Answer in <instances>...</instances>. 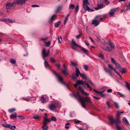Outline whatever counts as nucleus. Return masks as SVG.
<instances>
[{
    "label": "nucleus",
    "mask_w": 130,
    "mask_h": 130,
    "mask_svg": "<svg viewBox=\"0 0 130 130\" xmlns=\"http://www.w3.org/2000/svg\"><path fill=\"white\" fill-rule=\"evenodd\" d=\"M109 122L111 124H115L117 130H123L122 127L119 125L120 124V122H119L118 121H115L114 119L111 118H109Z\"/></svg>",
    "instance_id": "nucleus-1"
},
{
    "label": "nucleus",
    "mask_w": 130,
    "mask_h": 130,
    "mask_svg": "<svg viewBox=\"0 0 130 130\" xmlns=\"http://www.w3.org/2000/svg\"><path fill=\"white\" fill-rule=\"evenodd\" d=\"M88 0H83V7L86 10H87L89 12H92L94 10L90 8L88 6L89 4L88 2Z\"/></svg>",
    "instance_id": "nucleus-2"
},
{
    "label": "nucleus",
    "mask_w": 130,
    "mask_h": 130,
    "mask_svg": "<svg viewBox=\"0 0 130 130\" xmlns=\"http://www.w3.org/2000/svg\"><path fill=\"white\" fill-rule=\"evenodd\" d=\"M28 0H15L13 2L11 3L12 7L14 8L15 7V5H21L27 1Z\"/></svg>",
    "instance_id": "nucleus-3"
},
{
    "label": "nucleus",
    "mask_w": 130,
    "mask_h": 130,
    "mask_svg": "<svg viewBox=\"0 0 130 130\" xmlns=\"http://www.w3.org/2000/svg\"><path fill=\"white\" fill-rule=\"evenodd\" d=\"M72 43L74 45H75L76 46L78 47L81 49V50L85 54H87L88 53V51L85 48L82 47L81 46H79L75 42L74 40L73 39H72Z\"/></svg>",
    "instance_id": "nucleus-4"
},
{
    "label": "nucleus",
    "mask_w": 130,
    "mask_h": 130,
    "mask_svg": "<svg viewBox=\"0 0 130 130\" xmlns=\"http://www.w3.org/2000/svg\"><path fill=\"white\" fill-rule=\"evenodd\" d=\"M53 73L56 77L58 81L62 84H65V83L63 82V78L60 76L59 74L55 71H54Z\"/></svg>",
    "instance_id": "nucleus-5"
},
{
    "label": "nucleus",
    "mask_w": 130,
    "mask_h": 130,
    "mask_svg": "<svg viewBox=\"0 0 130 130\" xmlns=\"http://www.w3.org/2000/svg\"><path fill=\"white\" fill-rule=\"evenodd\" d=\"M108 66L109 67V69L110 70H111V71H113L114 72H115L120 77L121 79H122V77L120 75V74L116 71L115 69L112 67L111 64H108Z\"/></svg>",
    "instance_id": "nucleus-6"
},
{
    "label": "nucleus",
    "mask_w": 130,
    "mask_h": 130,
    "mask_svg": "<svg viewBox=\"0 0 130 130\" xmlns=\"http://www.w3.org/2000/svg\"><path fill=\"white\" fill-rule=\"evenodd\" d=\"M119 111H117V113L116 115V119H115L112 117H109L108 118V119L109 121V118H113L114 120H115V121H118L119 122H120L119 119V117L121 116V115L120 113H119Z\"/></svg>",
    "instance_id": "nucleus-7"
},
{
    "label": "nucleus",
    "mask_w": 130,
    "mask_h": 130,
    "mask_svg": "<svg viewBox=\"0 0 130 130\" xmlns=\"http://www.w3.org/2000/svg\"><path fill=\"white\" fill-rule=\"evenodd\" d=\"M46 49L45 48H44L43 49L42 51V54L43 55V57L45 58L48 56L49 51V50L47 51V53H46Z\"/></svg>",
    "instance_id": "nucleus-8"
},
{
    "label": "nucleus",
    "mask_w": 130,
    "mask_h": 130,
    "mask_svg": "<svg viewBox=\"0 0 130 130\" xmlns=\"http://www.w3.org/2000/svg\"><path fill=\"white\" fill-rule=\"evenodd\" d=\"M73 95L74 98L77 99L79 101H80V98H82V97L80 95L79 93L78 92H77L76 94L73 93Z\"/></svg>",
    "instance_id": "nucleus-9"
},
{
    "label": "nucleus",
    "mask_w": 130,
    "mask_h": 130,
    "mask_svg": "<svg viewBox=\"0 0 130 130\" xmlns=\"http://www.w3.org/2000/svg\"><path fill=\"white\" fill-rule=\"evenodd\" d=\"M84 101L86 102L87 103H92V102L91 101V98L88 96H86L84 98Z\"/></svg>",
    "instance_id": "nucleus-10"
},
{
    "label": "nucleus",
    "mask_w": 130,
    "mask_h": 130,
    "mask_svg": "<svg viewBox=\"0 0 130 130\" xmlns=\"http://www.w3.org/2000/svg\"><path fill=\"white\" fill-rule=\"evenodd\" d=\"M97 5L101 9L103 8L104 6L102 0H99L98 2Z\"/></svg>",
    "instance_id": "nucleus-11"
},
{
    "label": "nucleus",
    "mask_w": 130,
    "mask_h": 130,
    "mask_svg": "<svg viewBox=\"0 0 130 130\" xmlns=\"http://www.w3.org/2000/svg\"><path fill=\"white\" fill-rule=\"evenodd\" d=\"M63 66L64 69L62 70V72L64 75H67L68 74L67 69L64 64H63Z\"/></svg>",
    "instance_id": "nucleus-12"
},
{
    "label": "nucleus",
    "mask_w": 130,
    "mask_h": 130,
    "mask_svg": "<svg viewBox=\"0 0 130 130\" xmlns=\"http://www.w3.org/2000/svg\"><path fill=\"white\" fill-rule=\"evenodd\" d=\"M49 107L50 110H51L55 109L56 108V105L53 103H52L49 105Z\"/></svg>",
    "instance_id": "nucleus-13"
},
{
    "label": "nucleus",
    "mask_w": 130,
    "mask_h": 130,
    "mask_svg": "<svg viewBox=\"0 0 130 130\" xmlns=\"http://www.w3.org/2000/svg\"><path fill=\"white\" fill-rule=\"evenodd\" d=\"M75 69H76V74L75 76H76V77L77 78V77L79 75H80V72L79 71L77 67H75Z\"/></svg>",
    "instance_id": "nucleus-14"
},
{
    "label": "nucleus",
    "mask_w": 130,
    "mask_h": 130,
    "mask_svg": "<svg viewBox=\"0 0 130 130\" xmlns=\"http://www.w3.org/2000/svg\"><path fill=\"white\" fill-rule=\"evenodd\" d=\"M80 101L79 102H80L81 103V104L82 106L84 108H85L86 107V105L84 103V101L83 100L82 98H80Z\"/></svg>",
    "instance_id": "nucleus-15"
},
{
    "label": "nucleus",
    "mask_w": 130,
    "mask_h": 130,
    "mask_svg": "<svg viewBox=\"0 0 130 130\" xmlns=\"http://www.w3.org/2000/svg\"><path fill=\"white\" fill-rule=\"evenodd\" d=\"M6 8L7 9H11V7H12V5L11 3H7L6 4Z\"/></svg>",
    "instance_id": "nucleus-16"
},
{
    "label": "nucleus",
    "mask_w": 130,
    "mask_h": 130,
    "mask_svg": "<svg viewBox=\"0 0 130 130\" xmlns=\"http://www.w3.org/2000/svg\"><path fill=\"white\" fill-rule=\"evenodd\" d=\"M51 120L50 119H44L43 124H46V125L49 123L50 122Z\"/></svg>",
    "instance_id": "nucleus-17"
},
{
    "label": "nucleus",
    "mask_w": 130,
    "mask_h": 130,
    "mask_svg": "<svg viewBox=\"0 0 130 130\" xmlns=\"http://www.w3.org/2000/svg\"><path fill=\"white\" fill-rule=\"evenodd\" d=\"M99 24V22L96 20H93L92 21V24H94V26H97Z\"/></svg>",
    "instance_id": "nucleus-18"
},
{
    "label": "nucleus",
    "mask_w": 130,
    "mask_h": 130,
    "mask_svg": "<svg viewBox=\"0 0 130 130\" xmlns=\"http://www.w3.org/2000/svg\"><path fill=\"white\" fill-rule=\"evenodd\" d=\"M79 90L81 91V92L82 93V94H84L85 95L87 96H88L89 95V94L85 92L83 90V89H82V88L80 87H79Z\"/></svg>",
    "instance_id": "nucleus-19"
},
{
    "label": "nucleus",
    "mask_w": 130,
    "mask_h": 130,
    "mask_svg": "<svg viewBox=\"0 0 130 130\" xmlns=\"http://www.w3.org/2000/svg\"><path fill=\"white\" fill-rule=\"evenodd\" d=\"M123 120L125 123L127 125H130V124L129 123L128 121L125 117H123Z\"/></svg>",
    "instance_id": "nucleus-20"
},
{
    "label": "nucleus",
    "mask_w": 130,
    "mask_h": 130,
    "mask_svg": "<svg viewBox=\"0 0 130 130\" xmlns=\"http://www.w3.org/2000/svg\"><path fill=\"white\" fill-rule=\"evenodd\" d=\"M43 126L42 127V129L43 130H47L48 128V126L46 124H43Z\"/></svg>",
    "instance_id": "nucleus-21"
},
{
    "label": "nucleus",
    "mask_w": 130,
    "mask_h": 130,
    "mask_svg": "<svg viewBox=\"0 0 130 130\" xmlns=\"http://www.w3.org/2000/svg\"><path fill=\"white\" fill-rule=\"evenodd\" d=\"M17 114L15 112L12 113L10 116V117L11 119H14L16 117H17Z\"/></svg>",
    "instance_id": "nucleus-22"
},
{
    "label": "nucleus",
    "mask_w": 130,
    "mask_h": 130,
    "mask_svg": "<svg viewBox=\"0 0 130 130\" xmlns=\"http://www.w3.org/2000/svg\"><path fill=\"white\" fill-rule=\"evenodd\" d=\"M115 67L117 69H121V67L120 66L119 63H116L115 64Z\"/></svg>",
    "instance_id": "nucleus-23"
},
{
    "label": "nucleus",
    "mask_w": 130,
    "mask_h": 130,
    "mask_svg": "<svg viewBox=\"0 0 130 130\" xmlns=\"http://www.w3.org/2000/svg\"><path fill=\"white\" fill-rule=\"evenodd\" d=\"M72 77L74 81H77V78L75 76V73H73L72 75Z\"/></svg>",
    "instance_id": "nucleus-24"
},
{
    "label": "nucleus",
    "mask_w": 130,
    "mask_h": 130,
    "mask_svg": "<svg viewBox=\"0 0 130 130\" xmlns=\"http://www.w3.org/2000/svg\"><path fill=\"white\" fill-rule=\"evenodd\" d=\"M121 70L120 71V72L122 74L125 73L126 71L127 70L125 68H121Z\"/></svg>",
    "instance_id": "nucleus-25"
},
{
    "label": "nucleus",
    "mask_w": 130,
    "mask_h": 130,
    "mask_svg": "<svg viewBox=\"0 0 130 130\" xmlns=\"http://www.w3.org/2000/svg\"><path fill=\"white\" fill-rule=\"evenodd\" d=\"M116 93L118 95H120V97H121L122 98H124L125 97V96L124 95L122 94L120 92H116Z\"/></svg>",
    "instance_id": "nucleus-26"
},
{
    "label": "nucleus",
    "mask_w": 130,
    "mask_h": 130,
    "mask_svg": "<svg viewBox=\"0 0 130 130\" xmlns=\"http://www.w3.org/2000/svg\"><path fill=\"white\" fill-rule=\"evenodd\" d=\"M62 6H58L57 8L56 12V13H57L58 12L59 10H60L62 8Z\"/></svg>",
    "instance_id": "nucleus-27"
},
{
    "label": "nucleus",
    "mask_w": 130,
    "mask_h": 130,
    "mask_svg": "<svg viewBox=\"0 0 130 130\" xmlns=\"http://www.w3.org/2000/svg\"><path fill=\"white\" fill-rule=\"evenodd\" d=\"M70 15L69 14H68L67 15L66 17V18L64 20V24L65 25L67 23V22L68 20V17Z\"/></svg>",
    "instance_id": "nucleus-28"
},
{
    "label": "nucleus",
    "mask_w": 130,
    "mask_h": 130,
    "mask_svg": "<svg viewBox=\"0 0 130 130\" xmlns=\"http://www.w3.org/2000/svg\"><path fill=\"white\" fill-rule=\"evenodd\" d=\"M55 15V14H54L52 16L51 18L49 20V22L50 23H51L52 22H53Z\"/></svg>",
    "instance_id": "nucleus-29"
},
{
    "label": "nucleus",
    "mask_w": 130,
    "mask_h": 130,
    "mask_svg": "<svg viewBox=\"0 0 130 130\" xmlns=\"http://www.w3.org/2000/svg\"><path fill=\"white\" fill-rule=\"evenodd\" d=\"M125 83H126L125 85V87L129 90L130 91V85H129L128 83L126 82H125Z\"/></svg>",
    "instance_id": "nucleus-30"
},
{
    "label": "nucleus",
    "mask_w": 130,
    "mask_h": 130,
    "mask_svg": "<svg viewBox=\"0 0 130 130\" xmlns=\"http://www.w3.org/2000/svg\"><path fill=\"white\" fill-rule=\"evenodd\" d=\"M61 23V22L60 21H59L58 22L55 24V27L56 28L58 27Z\"/></svg>",
    "instance_id": "nucleus-31"
},
{
    "label": "nucleus",
    "mask_w": 130,
    "mask_h": 130,
    "mask_svg": "<svg viewBox=\"0 0 130 130\" xmlns=\"http://www.w3.org/2000/svg\"><path fill=\"white\" fill-rule=\"evenodd\" d=\"M33 118L36 120H38L40 118V117L37 115H35L33 117Z\"/></svg>",
    "instance_id": "nucleus-32"
},
{
    "label": "nucleus",
    "mask_w": 130,
    "mask_h": 130,
    "mask_svg": "<svg viewBox=\"0 0 130 130\" xmlns=\"http://www.w3.org/2000/svg\"><path fill=\"white\" fill-rule=\"evenodd\" d=\"M2 125L4 127L8 128H10L11 126V124H6L5 125L3 124Z\"/></svg>",
    "instance_id": "nucleus-33"
},
{
    "label": "nucleus",
    "mask_w": 130,
    "mask_h": 130,
    "mask_svg": "<svg viewBox=\"0 0 130 130\" xmlns=\"http://www.w3.org/2000/svg\"><path fill=\"white\" fill-rule=\"evenodd\" d=\"M76 82L78 84V85L83 84L84 83L83 81L82 80H77Z\"/></svg>",
    "instance_id": "nucleus-34"
},
{
    "label": "nucleus",
    "mask_w": 130,
    "mask_h": 130,
    "mask_svg": "<svg viewBox=\"0 0 130 130\" xmlns=\"http://www.w3.org/2000/svg\"><path fill=\"white\" fill-rule=\"evenodd\" d=\"M104 69L105 71L107 73H108V74L111 76H112V73L110 72L109 71L107 70L105 68H104Z\"/></svg>",
    "instance_id": "nucleus-35"
},
{
    "label": "nucleus",
    "mask_w": 130,
    "mask_h": 130,
    "mask_svg": "<svg viewBox=\"0 0 130 130\" xmlns=\"http://www.w3.org/2000/svg\"><path fill=\"white\" fill-rule=\"evenodd\" d=\"M9 22V23H14L15 21L14 20H13L10 19H8V22Z\"/></svg>",
    "instance_id": "nucleus-36"
},
{
    "label": "nucleus",
    "mask_w": 130,
    "mask_h": 130,
    "mask_svg": "<svg viewBox=\"0 0 130 130\" xmlns=\"http://www.w3.org/2000/svg\"><path fill=\"white\" fill-rule=\"evenodd\" d=\"M83 67L84 68L86 71H87L88 70V67L87 65L85 64L83 66Z\"/></svg>",
    "instance_id": "nucleus-37"
},
{
    "label": "nucleus",
    "mask_w": 130,
    "mask_h": 130,
    "mask_svg": "<svg viewBox=\"0 0 130 130\" xmlns=\"http://www.w3.org/2000/svg\"><path fill=\"white\" fill-rule=\"evenodd\" d=\"M44 65L46 68L49 67V65L46 60H45L44 62Z\"/></svg>",
    "instance_id": "nucleus-38"
},
{
    "label": "nucleus",
    "mask_w": 130,
    "mask_h": 130,
    "mask_svg": "<svg viewBox=\"0 0 130 130\" xmlns=\"http://www.w3.org/2000/svg\"><path fill=\"white\" fill-rule=\"evenodd\" d=\"M80 76L83 78L86 79L87 78V76L84 74H81L80 73Z\"/></svg>",
    "instance_id": "nucleus-39"
},
{
    "label": "nucleus",
    "mask_w": 130,
    "mask_h": 130,
    "mask_svg": "<svg viewBox=\"0 0 130 130\" xmlns=\"http://www.w3.org/2000/svg\"><path fill=\"white\" fill-rule=\"evenodd\" d=\"M102 97L104 98L105 96V95L103 94V93H102V92H99L98 93Z\"/></svg>",
    "instance_id": "nucleus-40"
},
{
    "label": "nucleus",
    "mask_w": 130,
    "mask_h": 130,
    "mask_svg": "<svg viewBox=\"0 0 130 130\" xmlns=\"http://www.w3.org/2000/svg\"><path fill=\"white\" fill-rule=\"evenodd\" d=\"M77 65V64H76L74 62L72 61L70 62V65H72L74 67L76 66Z\"/></svg>",
    "instance_id": "nucleus-41"
},
{
    "label": "nucleus",
    "mask_w": 130,
    "mask_h": 130,
    "mask_svg": "<svg viewBox=\"0 0 130 130\" xmlns=\"http://www.w3.org/2000/svg\"><path fill=\"white\" fill-rule=\"evenodd\" d=\"M117 8H113L111 9L110 11L113 13L114 14L116 11Z\"/></svg>",
    "instance_id": "nucleus-42"
},
{
    "label": "nucleus",
    "mask_w": 130,
    "mask_h": 130,
    "mask_svg": "<svg viewBox=\"0 0 130 130\" xmlns=\"http://www.w3.org/2000/svg\"><path fill=\"white\" fill-rule=\"evenodd\" d=\"M41 100L43 103H45L46 102V101L44 100V96H42L41 97Z\"/></svg>",
    "instance_id": "nucleus-43"
},
{
    "label": "nucleus",
    "mask_w": 130,
    "mask_h": 130,
    "mask_svg": "<svg viewBox=\"0 0 130 130\" xmlns=\"http://www.w3.org/2000/svg\"><path fill=\"white\" fill-rule=\"evenodd\" d=\"M79 9V5H77L76 6L75 9V11L76 13H77Z\"/></svg>",
    "instance_id": "nucleus-44"
},
{
    "label": "nucleus",
    "mask_w": 130,
    "mask_h": 130,
    "mask_svg": "<svg viewBox=\"0 0 130 130\" xmlns=\"http://www.w3.org/2000/svg\"><path fill=\"white\" fill-rule=\"evenodd\" d=\"M75 6L73 4H71L70 5L69 8L72 9H74Z\"/></svg>",
    "instance_id": "nucleus-45"
},
{
    "label": "nucleus",
    "mask_w": 130,
    "mask_h": 130,
    "mask_svg": "<svg viewBox=\"0 0 130 130\" xmlns=\"http://www.w3.org/2000/svg\"><path fill=\"white\" fill-rule=\"evenodd\" d=\"M114 105L116 108H119V107L118 103L116 102H114Z\"/></svg>",
    "instance_id": "nucleus-46"
},
{
    "label": "nucleus",
    "mask_w": 130,
    "mask_h": 130,
    "mask_svg": "<svg viewBox=\"0 0 130 130\" xmlns=\"http://www.w3.org/2000/svg\"><path fill=\"white\" fill-rule=\"evenodd\" d=\"M109 16L110 17H112L114 15V14L113 13L111 12L110 11L109 12Z\"/></svg>",
    "instance_id": "nucleus-47"
},
{
    "label": "nucleus",
    "mask_w": 130,
    "mask_h": 130,
    "mask_svg": "<svg viewBox=\"0 0 130 130\" xmlns=\"http://www.w3.org/2000/svg\"><path fill=\"white\" fill-rule=\"evenodd\" d=\"M10 61L11 63L13 64H14L16 62L15 60L12 59H10Z\"/></svg>",
    "instance_id": "nucleus-48"
},
{
    "label": "nucleus",
    "mask_w": 130,
    "mask_h": 130,
    "mask_svg": "<svg viewBox=\"0 0 130 130\" xmlns=\"http://www.w3.org/2000/svg\"><path fill=\"white\" fill-rule=\"evenodd\" d=\"M99 57L101 58L102 59H104V57L103 55L101 54H100L99 56Z\"/></svg>",
    "instance_id": "nucleus-49"
},
{
    "label": "nucleus",
    "mask_w": 130,
    "mask_h": 130,
    "mask_svg": "<svg viewBox=\"0 0 130 130\" xmlns=\"http://www.w3.org/2000/svg\"><path fill=\"white\" fill-rule=\"evenodd\" d=\"M109 44L112 49H113L114 48V46L112 44V42H109Z\"/></svg>",
    "instance_id": "nucleus-50"
},
{
    "label": "nucleus",
    "mask_w": 130,
    "mask_h": 130,
    "mask_svg": "<svg viewBox=\"0 0 130 130\" xmlns=\"http://www.w3.org/2000/svg\"><path fill=\"white\" fill-rule=\"evenodd\" d=\"M17 117H18L20 119L22 120H24L25 119L24 117L23 116H17Z\"/></svg>",
    "instance_id": "nucleus-51"
},
{
    "label": "nucleus",
    "mask_w": 130,
    "mask_h": 130,
    "mask_svg": "<svg viewBox=\"0 0 130 130\" xmlns=\"http://www.w3.org/2000/svg\"><path fill=\"white\" fill-rule=\"evenodd\" d=\"M51 120L53 121H56V118L54 116H53L51 118Z\"/></svg>",
    "instance_id": "nucleus-52"
},
{
    "label": "nucleus",
    "mask_w": 130,
    "mask_h": 130,
    "mask_svg": "<svg viewBox=\"0 0 130 130\" xmlns=\"http://www.w3.org/2000/svg\"><path fill=\"white\" fill-rule=\"evenodd\" d=\"M10 128L13 130H14L16 128V126H12L10 127Z\"/></svg>",
    "instance_id": "nucleus-53"
},
{
    "label": "nucleus",
    "mask_w": 130,
    "mask_h": 130,
    "mask_svg": "<svg viewBox=\"0 0 130 130\" xmlns=\"http://www.w3.org/2000/svg\"><path fill=\"white\" fill-rule=\"evenodd\" d=\"M45 44L46 46L47 47L49 46L50 44V41H49L46 42L45 43Z\"/></svg>",
    "instance_id": "nucleus-54"
},
{
    "label": "nucleus",
    "mask_w": 130,
    "mask_h": 130,
    "mask_svg": "<svg viewBox=\"0 0 130 130\" xmlns=\"http://www.w3.org/2000/svg\"><path fill=\"white\" fill-rule=\"evenodd\" d=\"M105 4L107 5L109 4V1L108 0H105Z\"/></svg>",
    "instance_id": "nucleus-55"
},
{
    "label": "nucleus",
    "mask_w": 130,
    "mask_h": 130,
    "mask_svg": "<svg viewBox=\"0 0 130 130\" xmlns=\"http://www.w3.org/2000/svg\"><path fill=\"white\" fill-rule=\"evenodd\" d=\"M9 111L10 112H12L15 111V109L13 108L9 109Z\"/></svg>",
    "instance_id": "nucleus-56"
},
{
    "label": "nucleus",
    "mask_w": 130,
    "mask_h": 130,
    "mask_svg": "<svg viewBox=\"0 0 130 130\" xmlns=\"http://www.w3.org/2000/svg\"><path fill=\"white\" fill-rule=\"evenodd\" d=\"M88 82L91 85H92L94 87L95 85L94 84H93V83L92 82V81L90 79H89L88 80Z\"/></svg>",
    "instance_id": "nucleus-57"
},
{
    "label": "nucleus",
    "mask_w": 130,
    "mask_h": 130,
    "mask_svg": "<svg viewBox=\"0 0 130 130\" xmlns=\"http://www.w3.org/2000/svg\"><path fill=\"white\" fill-rule=\"evenodd\" d=\"M111 62L115 64L117 63L113 58H111Z\"/></svg>",
    "instance_id": "nucleus-58"
},
{
    "label": "nucleus",
    "mask_w": 130,
    "mask_h": 130,
    "mask_svg": "<svg viewBox=\"0 0 130 130\" xmlns=\"http://www.w3.org/2000/svg\"><path fill=\"white\" fill-rule=\"evenodd\" d=\"M126 10H130V4H129L127 6Z\"/></svg>",
    "instance_id": "nucleus-59"
},
{
    "label": "nucleus",
    "mask_w": 130,
    "mask_h": 130,
    "mask_svg": "<svg viewBox=\"0 0 130 130\" xmlns=\"http://www.w3.org/2000/svg\"><path fill=\"white\" fill-rule=\"evenodd\" d=\"M72 43V47H71L72 48L75 50V51L77 50L75 48V47L74 46V45H75V46H76V45H74Z\"/></svg>",
    "instance_id": "nucleus-60"
},
{
    "label": "nucleus",
    "mask_w": 130,
    "mask_h": 130,
    "mask_svg": "<svg viewBox=\"0 0 130 130\" xmlns=\"http://www.w3.org/2000/svg\"><path fill=\"white\" fill-rule=\"evenodd\" d=\"M47 40V39L46 38H41L40 39V40L43 41H45Z\"/></svg>",
    "instance_id": "nucleus-61"
},
{
    "label": "nucleus",
    "mask_w": 130,
    "mask_h": 130,
    "mask_svg": "<svg viewBox=\"0 0 130 130\" xmlns=\"http://www.w3.org/2000/svg\"><path fill=\"white\" fill-rule=\"evenodd\" d=\"M106 104L107 105V106H108V107L109 108H110V104H109V102H108V101H107V102H106Z\"/></svg>",
    "instance_id": "nucleus-62"
},
{
    "label": "nucleus",
    "mask_w": 130,
    "mask_h": 130,
    "mask_svg": "<svg viewBox=\"0 0 130 130\" xmlns=\"http://www.w3.org/2000/svg\"><path fill=\"white\" fill-rule=\"evenodd\" d=\"M85 42L86 44L87 45V46H89V44L88 41H85Z\"/></svg>",
    "instance_id": "nucleus-63"
},
{
    "label": "nucleus",
    "mask_w": 130,
    "mask_h": 130,
    "mask_svg": "<svg viewBox=\"0 0 130 130\" xmlns=\"http://www.w3.org/2000/svg\"><path fill=\"white\" fill-rule=\"evenodd\" d=\"M112 90L111 89H109L107 91V92L108 93H111L112 92Z\"/></svg>",
    "instance_id": "nucleus-64"
}]
</instances>
